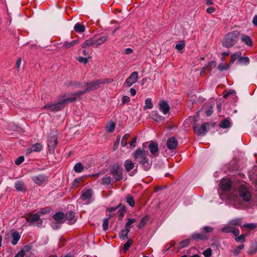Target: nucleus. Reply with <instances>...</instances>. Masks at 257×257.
Wrapping results in <instances>:
<instances>
[{
    "mask_svg": "<svg viewBox=\"0 0 257 257\" xmlns=\"http://www.w3.org/2000/svg\"><path fill=\"white\" fill-rule=\"evenodd\" d=\"M220 189L218 191L220 198L236 209L243 207L239 201L238 197L234 193L231 188V181L228 178L222 179L220 182Z\"/></svg>",
    "mask_w": 257,
    "mask_h": 257,
    "instance_id": "1",
    "label": "nucleus"
},
{
    "mask_svg": "<svg viewBox=\"0 0 257 257\" xmlns=\"http://www.w3.org/2000/svg\"><path fill=\"white\" fill-rule=\"evenodd\" d=\"M148 152L141 149H137L134 153V156L145 171L149 170L152 166V162L147 158Z\"/></svg>",
    "mask_w": 257,
    "mask_h": 257,
    "instance_id": "2",
    "label": "nucleus"
},
{
    "mask_svg": "<svg viewBox=\"0 0 257 257\" xmlns=\"http://www.w3.org/2000/svg\"><path fill=\"white\" fill-rule=\"evenodd\" d=\"M76 98V96L67 98H62L56 103L46 104L44 108L51 111H58L63 108L67 103L73 102L75 100Z\"/></svg>",
    "mask_w": 257,
    "mask_h": 257,
    "instance_id": "3",
    "label": "nucleus"
},
{
    "mask_svg": "<svg viewBox=\"0 0 257 257\" xmlns=\"http://www.w3.org/2000/svg\"><path fill=\"white\" fill-rule=\"evenodd\" d=\"M233 192L236 194V195L238 197L239 201L243 206L242 208L244 207V206L241 202V199L244 202H248L251 199V195L250 191L243 185H241L239 187V196H237V192L236 191L234 190ZM241 209H242V208Z\"/></svg>",
    "mask_w": 257,
    "mask_h": 257,
    "instance_id": "4",
    "label": "nucleus"
},
{
    "mask_svg": "<svg viewBox=\"0 0 257 257\" xmlns=\"http://www.w3.org/2000/svg\"><path fill=\"white\" fill-rule=\"evenodd\" d=\"M238 35V32L236 31L227 34L222 41L223 46L227 48L232 47L237 42Z\"/></svg>",
    "mask_w": 257,
    "mask_h": 257,
    "instance_id": "5",
    "label": "nucleus"
},
{
    "mask_svg": "<svg viewBox=\"0 0 257 257\" xmlns=\"http://www.w3.org/2000/svg\"><path fill=\"white\" fill-rule=\"evenodd\" d=\"M104 83V81L101 80H97L86 83L87 88L83 91H78L75 93L74 95L77 97L83 94L86 92L93 91L100 87V85Z\"/></svg>",
    "mask_w": 257,
    "mask_h": 257,
    "instance_id": "6",
    "label": "nucleus"
},
{
    "mask_svg": "<svg viewBox=\"0 0 257 257\" xmlns=\"http://www.w3.org/2000/svg\"><path fill=\"white\" fill-rule=\"evenodd\" d=\"M57 132L54 130L51 132L48 137V147L51 152H53L57 144Z\"/></svg>",
    "mask_w": 257,
    "mask_h": 257,
    "instance_id": "7",
    "label": "nucleus"
},
{
    "mask_svg": "<svg viewBox=\"0 0 257 257\" xmlns=\"http://www.w3.org/2000/svg\"><path fill=\"white\" fill-rule=\"evenodd\" d=\"M111 174L115 181H118L122 178V169L119 165H114L110 169Z\"/></svg>",
    "mask_w": 257,
    "mask_h": 257,
    "instance_id": "8",
    "label": "nucleus"
},
{
    "mask_svg": "<svg viewBox=\"0 0 257 257\" xmlns=\"http://www.w3.org/2000/svg\"><path fill=\"white\" fill-rule=\"evenodd\" d=\"M40 212H37L34 214H31L26 218L28 222L35 224L37 226L40 225L42 223V220L40 218Z\"/></svg>",
    "mask_w": 257,
    "mask_h": 257,
    "instance_id": "9",
    "label": "nucleus"
},
{
    "mask_svg": "<svg viewBox=\"0 0 257 257\" xmlns=\"http://www.w3.org/2000/svg\"><path fill=\"white\" fill-rule=\"evenodd\" d=\"M209 129V124L208 122L203 123L200 126H194V132L198 136L204 135Z\"/></svg>",
    "mask_w": 257,
    "mask_h": 257,
    "instance_id": "10",
    "label": "nucleus"
},
{
    "mask_svg": "<svg viewBox=\"0 0 257 257\" xmlns=\"http://www.w3.org/2000/svg\"><path fill=\"white\" fill-rule=\"evenodd\" d=\"M138 78L139 76L138 72L134 71L126 79L124 84H125L128 87H131L137 82Z\"/></svg>",
    "mask_w": 257,
    "mask_h": 257,
    "instance_id": "11",
    "label": "nucleus"
},
{
    "mask_svg": "<svg viewBox=\"0 0 257 257\" xmlns=\"http://www.w3.org/2000/svg\"><path fill=\"white\" fill-rule=\"evenodd\" d=\"M64 217L65 215L62 212H57L53 216L54 219L57 223H53V224H55V226L56 227H59L58 224L61 223L64 221ZM52 227H54L53 225H52Z\"/></svg>",
    "mask_w": 257,
    "mask_h": 257,
    "instance_id": "12",
    "label": "nucleus"
},
{
    "mask_svg": "<svg viewBox=\"0 0 257 257\" xmlns=\"http://www.w3.org/2000/svg\"><path fill=\"white\" fill-rule=\"evenodd\" d=\"M64 217V221H66L67 223L69 224H74L77 220V218L75 216L74 212L72 211L67 212L65 214Z\"/></svg>",
    "mask_w": 257,
    "mask_h": 257,
    "instance_id": "13",
    "label": "nucleus"
},
{
    "mask_svg": "<svg viewBox=\"0 0 257 257\" xmlns=\"http://www.w3.org/2000/svg\"><path fill=\"white\" fill-rule=\"evenodd\" d=\"M32 180L38 185H42L47 180V177L44 174H39L32 177Z\"/></svg>",
    "mask_w": 257,
    "mask_h": 257,
    "instance_id": "14",
    "label": "nucleus"
},
{
    "mask_svg": "<svg viewBox=\"0 0 257 257\" xmlns=\"http://www.w3.org/2000/svg\"><path fill=\"white\" fill-rule=\"evenodd\" d=\"M160 110L163 112L164 114H167L170 109V106L168 102L165 100H162L159 103Z\"/></svg>",
    "mask_w": 257,
    "mask_h": 257,
    "instance_id": "15",
    "label": "nucleus"
},
{
    "mask_svg": "<svg viewBox=\"0 0 257 257\" xmlns=\"http://www.w3.org/2000/svg\"><path fill=\"white\" fill-rule=\"evenodd\" d=\"M208 237V235L205 233H203L202 231L201 233H194L191 236L192 239L197 241L206 240Z\"/></svg>",
    "mask_w": 257,
    "mask_h": 257,
    "instance_id": "16",
    "label": "nucleus"
},
{
    "mask_svg": "<svg viewBox=\"0 0 257 257\" xmlns=\"http://www.w3.org/2000/svg\"><path fill=\"white\" fill-rule=\"evenodd\" d=\"M178 144V141L174 137L169 138L167 142V146L170 150L175 149L177 147Z\"/></svg>",
    "mask_w": 257,
    "mask_h": 257,
    "instance_id": "17",
    "label": "nucleus"
},
{
    "mask_svg": "<svg viewBox=\"0 0 257 257\" xmlns=\"http://www.w3.org/2000/svg\"><path fill=\"white\" fill-rule=\"evenodd\" d=\"M92 195V190L91 189H87L83 191L80 199H82L83 201H85L86 203H88V200L91 197Z\"/></svg>",
    "mask_w": 257,
    "mask_h": 257,
    "instance_id": "18",
    "label": "nucleus"
},
{
    "mask_svg": "<svg viewBox=\"0 0 257 257\" xmlns=\"http://www.w3.org/2000/svg\"><path fill=\"white\" fill-rule=\"evenodd\" d=\"M94 37L95 38V48L105 43L108 39V37L105 35L102 36H95Z\"/></svg>",
    "mask_w": 257,
    "mask_h": 257,
    "instance_id": "19",
    "label": "nucleus"
},
{
    "mask_svg": "<svg viewBox=\"0 0 257 257\" xmlns=\"http://www.w3.org/2000/svg\"><path fill=\"white\" fill-rule=\"evenodd\" d=\"M151 118L156 122H161L164 121L165 117L160 115L157 111L154 110L151 113Z\"/></svg>",
    "mask_w": 257,
    "mask_h": 257,
    "instance_id": "20",
    "label": "nucleus"
},
{
    "mask_svg": "<svg viewBox=\"0 0 257 257\" xmlns=\"http://www.w3.org/2000/svg\"><path fill=\"white\" fill-rule=\"evenodd\" d=\"M149 149L151 153L154 156L158 155V146L157 143L151 142L149 145Z\"/></svg>",
    "mask_w": 257,
    "mask_h": 257,
    "instance_id": "21",
    "label": "nucleus"
},
{
    "mask_svg": "<svg viewBox=\"0 0 257 257\" xmlns=\"http://www.w3.org/2000/svg\"><path fill=\"white\" fill-rule=\"evenodd\" d=\"M232 122L230 118H224L219 123V126L223 128H228L231 127Z\"/></svg>",
    "mask_w": 257,
    "mask_h": 257,
    "instance_id": "22",
    "label": "nucleus"
},
{
    "mask_svg": "<svg viewBox=\"0 0 257 257\" xmlns=\"http://www.w3.org/2000/svg\"><path fill=\"white\" fill-rule=\"evenodd\" d=\"M240 40L246 45L248 46H252V42L248 36L242 34L240 35Z\"/></svg>",
    "mask_w": 257,
    "mask_h": 257,
    "instance_id": "23",
    "label": "nucleus"
},
{
    "mask_svg": "<svg viewBox=\"0 0 257 257\" xmlns=\"http://www.w3.org/2000/svg\"><path fill=\"white\" fill-rule=\"evenodd\" d=\"M124 167L127 172L130 171L135 167L134 163L131 160H126L124 163Z\"/></svg>",
    "mask_w": 257,
    "mask_h": 257,
    "instance_id": "24",
    "label": "nucleus"
},
{
    "mask_svg": "<svg viewBox=\"0 0 257 257\" xmlns=\"http://www.w3.org/2000/svg\"><path fill=\"white\" fill-rule=\"evenodd\" d=\"M11 236L13 238L12 240V244L16 245L21 237L19 233L17 231H14L11 233Z\"/></svg>",
    "mask_w": 257,
    "mask_h": 257,
    "instance_id": "25",
    "label": "nucleus"
},
{
    "mask_svg": "<svg viewBox=\"0 0 257 257\" xmlns=\"http://www.w3.org/2000/svg\"><path fill=\"white\" fill-rule=\"evenodd\" d=\"M95 38L93 37L91 39L85 41L82 44V46L83 48H86L90 46H93L95 48Z\"/></svg>",
    "mask_w": 257,
    "mask_h": 257,
    "instance_id": "26",
    "label": "nucleus"
},
{
    "mask_svg": "<svg viewBox=\"0 0 257 257\" xmlns=\"http://www.w3.org/2000/svg\"><path fill=\"white\" fill-rule=\"evenodd\" d=\"M15 188L20 191H24L26 189V186L23 182L21 181H17L15 183Z\"/></svg>",
    "mask_w": 257,
    "mask_h": 257,
    "instance_id": "27",
    "label": "nucleus"
},
{
    "mask_svg": "<svg viewBox=\"0 0 257 257\" xmlns=\"http://www.w3.org/2000/svg\"><path fill=\"white\" fill-rule=\"evenodd\" d=\"M130 230L129 228L124 227V229L121 230V231L119 234L120 238L123 240L127 239V238H128L127 235H128V233L130 232Z\"/></svg>",
    "mask_w": 257,
    "mask_h": 257,
    "instance_id": "28",
    "label": "nucleus"
},
{
    "mask_svg": "<svg viewBox=\"0 0 257 257\" xmlns=\"http://www.w3.org/2000/svg\"><path fill=\"white\" fill-rule=\"evenodd\" d=\"M242 220V217L235 218L231 219L229 221V224L232 225L239 226V225H240V224L241 223Z\"/></svg>",
    "mask_w": 257,
    "mask_h": 257,
    "instance_id": "29",
    "label": "nucleus"
},
{
    "mask_svg": "<svg viewBox=\"0 0 257 257\" xmlns=\"http://www.w3.org/2000/svg\"><path fill=\"white\" fill-rule=\"evenodd\" d=\"M42 149V145L39 143H36L33 145L31 148V150L29 151V153H31L32 152H40L41 151Z\"/></svg>",
    "mask_w": 257,
    "mask_h": 257,
    "instance_id": "30",
    "label": "nucleus"
},
{
    "mask_svg": "<svg viewBox=\"0 0 257 257\" xmlns=\"http://www.w3.org/2000/svg\"><path fill=\"white\" fill-rule=\"evenodd\" d=\"M74 29L75 31L78 33L84 32L85 30L84 26L78 23L75 24Z\"/></svg>",
    "mask_w": 257,
    "mask_h": 257,
    "instance_id": "31",
    "label": "nucleus"
},
{
    "mask_svg": "<svg viewBox=\"0 0 257 257\" xmlns=\"http://www.w3.org/2000/svg\"><path fill=\"white\" fill-rule=\"evenodd\" d=\"M29 250V247L25 246L21 251H19L15 257H24L25 252Z\"/></svg>",
    "mask_w": 257,
    "mask_h": 257,
    "instance_id": "32",
    "label": "nucleus"
},
{
    "mask_svg": "<svg viewBox=\"0 0 257 257\" xmlns=\"http://www.w3.org/2000/svg\"><path fill=\"white\" fill-rule=\"evenodd\" d=\"M249 59L248 57H241L239 58L238 62L239 64L243 65H247L249 63Z\"/></svg>",
    "mask_w": 257,
    "mask_h": 257,
    "instance_id": "33",
    "label": "nucleus"
},
{
    "mask_svg": "<svg viewBox=\"0 0 257 257\" xmlns=\"http://www.w3.org/2000/svg\"><path fill=\"white\" fill-rule=\"evenodd\" d=\"M145 104L144 106V109H151L153 107L151 98H147L145 100Z\"/></svg>",
    "mask_w": 257,
    "mask_h": 257,
    "instance_id": "34",
    "label": "nucleus"
},
{
    "mask_svg": "<svg viewBox=\"0 0 257 257\" xmlns=\"http://www.w3.org/2000/svg\"><path fill=\"white\" fill-rule=\"evenodd\" d=\"M78 41H79L78 40H73V41H72L70 42H68L67 41H66V42H64V46L66 48H70V47H71L72 46H74L76 44H77L78 43Z\"/></svg>",
    "mask_w": 257,
    "mask_h": 257,
    "instance_id": "35",
    "label": "nucleus"
},
{
    "mask_svg": "<svg viewBox=\"0 0 257 257\" xmlns=\"http://www.w3.org/2000/svg\"><path fill=\"white\" fill-rule=\"evenodd\" d=\"M257 252V243L253 244L247 251L249 254H254Z\"/></svg>",
    "mask_w": 257,
    "mask_h": 257,
    "instance_id": "36",
    "label": "nucleus"
},
{
    "mask_svg": "<svg viewBox=\"0 0 257 257\" xmlns=\"http://www.w3.org/2000/svg\"><path fill=\"white\" fill-rule=\"evenodd\" d=\"M84 168L83 165L81 163H77L74 167V170L76 172H81Z\"/></svg>",
    "mask_w": 257,
    "mask_h": 257,
    "instance_id": "37",
    "label": "nucleus"
},
{
    "mask_svg": "<svg viewBox=\"0 0 257 257\" xmlns=\"http://www.w3.org/2000/svg\"><path fill=\"white\" fill-rule=\"evenodd\" d=\"M241 53L240 52H237L233 54L231 56V63H233L237 59L239 60L241 58Z\"/></svg>",
    "mask_w": 257,
    "mask_h": 257,
    "instance_id": "38",
    "label": "nucleus"
},
{
    "mask_svg": "<svg viewBox=\"0 0 257 257\" xmlns=\"http://www.w3.org/2000/svg\"><path fill=\"white\" fill-rule=\"evenodd\" d=\"M247 235H248L247 233L241 234L240 235H239V236L235 237V240L237 242H243L245 241V238L246 236H247Z\"/></svg>",
    "mask_w": 257,
    "mask_h": 257,
    "instance_id": "39",
    "label": "nucleus"
},
{
    "mask_svg": "<svg viewBox=\"0 0 257 257\" xmlns=\"http://www.w3.org/2000/svg\"><path fill=\"white\" fill-rule=\"evenodd\" d=\"M112 216L111 214L109 215V217L104 219L102 226L104 230H106L108 228V220L110 217Z\"/></svg>",
    "mask_w": 257,
    "mask_h": 257,
    "instance_id": "40",
    "label": "nucleus"
},
{
    "mask_svg": "<svg viewBox=\"0 0 257 257\" xmlns=\"http://www.w3.org/2000/svg\"><path fill=\"white\" fill-rule=\"evenodd\" d=\"M115 127V124L114 122H111L106 127V130L107 132L112 133L114 131Z\"/></svg>",
    "mask_w": 257,
    "mask_h": 257,
    "instance_id": "41",
    "label": "nucleus"
},
{
    "mask_svg": "<svg viewBox=\"0 0 257 257\" xmlns=\"http://www.w3.org/2000/svg\"><path fill=\"white\" fill-rule=\"evenodd\" d=\"M126 201L127 203L131 206H134L135 205V202L133 197L130 195H128L126 196Z\"/></svg>",
    "mask_w": 257,
    "mask_h": 257,
    "instance_id": "42",
    "label": "nucleus"
},
{
    "mask_svg": "<svg viewBox=\"0 0 257 257\" xmlns=\"http://www.w3.org/2000/svg\"><path fill=\"white\" fill-rule=\"evenodd\" d=\"M242 226L248 228L250 230H252L255 228L257 227V224L255 223H247L243 224Z\"/></svg>",
    "mask_w": 257,
    "mask_h": 257,
    "instance_id": "43",
    "label": "nucleus"
},
{
    "mask_svg": "<svg viewBox=\"0 0 257 257\" xmlns=\"http://www.w3.org/2000/svg\"><path fill=\"white\" fill-rule=\"evenodd\" d=\"M133 243V240L132 239H129L126 242H125L124 244L123 251L124 252H126L130 247L131 246Z\"/></svg>",
    "mask_w": 257,
    "mask_h": 257,
    "instance_id": "44",
    "label": "nucleus"
},
{
    "mask_svg": "<svg viewBox=\"0 0 257 257\" xmlns=\"http://www.w3.org/2000/svg\"><path fill=\"white\" fill-rule=\"evenodd\" d=\"M136 221V219L134 218H130L128 219L127 222L125 224L124 227L130 228L131 225Z\"/></svg>",
    "mask_w": 257,
    "mask_h": 257,
    "instance_id": "45",
    "label": "nucleus"
},
{
    "mask_svg": "<svg viewBox=\"0 0 257 257\" xmlns=\"http://www.w3.org/2000/svg\"><path fill=\"white\" fill-rule=\"evenodd\" d=\"M130 137V135L128 134H125L121 141V145L122 147H125L127 145L126 140L128 138Z\"/></svg>",
    "mask_w": 257,
    "mask_h": 257,
    "instance_id": "46",
    "label": "nucleus"
},
{
    "mask_svg": "<svg viewBox=\"0 0 257 257\" xmlns=\"http://www.w3.org/2000/svg\"><path fill=\"white\" fill-rule=\"evenodd\" d=\"M201 231L203 233H205L207 235L208 233L213 231V228L207 226H204L202 228Z\"/></svg>",
    "mask_w": 257,
    "mask_h": 257,
    "instance_id": "47",
    "label": "nucleus"
},
{
    "mask_svg": "<svg viewBox=\"0 0 257 257\" xmlns=\"http://www.w3.org/2000/svg\"><path fill=\"white\" fill-rule=\"evenodd\" d=\"M111 178L109 176H106L102 179V182L103 184L109 185L111 183Z\"/></svg>",
    "mask_w": 257,
    "mask_h": 257,
    "instance_id": "48",
    "label": "nucleus"
},
{
    "mask_svg": "<svg viewBox=\"0 0 257 257\" xmlns=\"http://www.w3.org/2000/svg\"><path fill=\"white\" fill-rule=\"evenodd\" d=\"M190 241V239H186L182 240L179 243V247H184L185 246H187L189 244Z\"/></svg>",
    "mask_w": 257,
    "mask_h": 257,
    "instance_id": "49",
    "label": "nucleus"
},
{
    "mask_svg": "<svg viewBox=\"0 0 257 257\" xmlns=\"http://www.w3.org/2000/svg\"><path fill=\"white\" fill-rule=\"evenodd\" d=\"M203 254L205 257H210L212 254V249L208 248L203 252Z\"/></svg>",
    "mask_w": 257,
    "mask_h": 257,
    "instance_id": "50",
    "label": "nucleus"
},
{
    "mask_svg": "<svg viewBox=\"0 0 257 257\" xmlns=\"http://www.w3.org/2000/svg\"><path fill=\"white\" fill-rule=\"evenodd\" d=\"M185 46V43L183 41L181 42L176 45L175 48L179 51L182 50Z\"/></svg>",
    "mask_w": 257,
    "mask_h": 257,
    "instance_id": "51",
    "label": "nucleus"
},
{
    "mask_svg": "<svg viewBox=\"0 0 257 257\" xmlns=\"http://www.w3.org/2000/svg\"><path fill=\"white\" fill-rule=\"evenodd\" d=\"M229 65H225V64H220L218 66V69L220 71H223V70H227V69H228L229 68Z\"/></svg>",
    "mask_w": 257,
    "mask_h": 257,
    "instance_id": "52",
    "label": "nucleus"
},
{
    "mask_svg": "<svg viewBox=\"0 0 257 257\" xmlns=\"http://www.w3.org/2000/svg\"><path fill=\"white\" fill-rule=\"evenodd\" d=\"M233 227L230 226H225L221 228V231L225 233L231 232Z\"/></svg>",
    "mask_w": 257,
    "mask_h": 257,
    "instance_id": "53",
    "label": "nucleus"
},
{
    "mask_svg": "<svg viewBox=\"0 0 257 257\" xmlns=\"http://www.w3.org/2000/svg\"><path fill=\"white\" fill-rule=\"evenodd\" d=\"M24 161V156H20L15 160V163L17 165H20Z\"/></svg>",
    "mask_w": 257,
    "mask_h": 257,
    "instance_id": "54",
    "label": "nucleus"
},
{
    "mask_svg": "<svg viewBox=\"0 0 257 257\" xmlns=\"http://www.w3.org/2000/svg\"><path fill=\"white\" fill-rule=\"evenodd\" d=\"M235 237L239 236V231L238 229L233 227L231 232Z\"/></svg>",
    "mask_w": 257,
    "mask_h": 257,
    "instance_id": "55",
    "label": "nucleus"
},
{
    "mask_svg": "<svg viewBox=\"0 0 257 257\" xmlns=\"http://www.w3.org/2000/svg\"><path fill=\"white\" fill-rule=\"evenodd\" d=\"M77 60L80 63L86 64L88 62L87 58H84L82 57H79L77 58Z\"/></svg>",
    "mask_w": 257,
    "mask_h": 257,
    "instance_id": "56",
    "label": "nucleus"
},
{
    "mask_svg": "<svg viewBox=\"0 0 257 257\" xmlns=\"http://www.w3.org/2000/svg\"><path fill=\"white\" fill-rule=\"evenodd\" d=\"M146 223V220L145 218H143L139 223L138 227L139 228H142Z\"/></svg>",
    "mask_w": 257,
    "mask_h": 257,
    "instance_id": "57",
    "label": "nucleus"
},
{
    "mask_svg": "<svg viewBox=\"0 0 257 257\" xmlns=\"http://www.w3.org/2000/svg\"><path fill=\"white\" fill-rule=\"evenodd\" d=\"M244 245L243 244H241V245H238L236 248L235 249H234L233 252L234 253H238L239 251L243 249L244 248Z\"/></svg>",
    "mask_w": 257,
    "mask_h": 257,
    "instance_id": "58",
    "label": "nucleus"
},
{
    "mask_svg": "<svg viewBox=\"0 0 257 257\" xmlns=\"http://www.w3.org/2000/svg\"><path fill=\"white\" fill-rule=\"evenodd\" d=\"M130 101V98L128 96L125 95L122 97V101L123 103H126Z\"/></svg>",
    "mask_w": 257,
    "mask_h": 257,
    "instance_id": "59",
    "label": "nucleus"
},
{
    "mask_svg": "<svg viewBox=\"0 0 257 257\" xmlns=\"http://www.w3.org/2000/svg\"><path fill=\"white\" fill-rule=\"evenodd\" d=\"M71 85L75 88H79L81 87V84L80 82L75 81L72 83Z\"/></svg>",
    "mask_w": 257,
    "mask_h": 257,
    "instance_id": "60",
    "label": "nucleus"
},
{
    "mask_svg": "<svg viewBox=\"0 0 257 257\" xmlns=\"http://www.w3.org/2000/svg\"><path fill=\"white\" fill-rule=\"evenodd\" d=\"M206 66L210 67L211 68H214L216 66V63L214 61L209 62L206 65Z\"/></svg>",
    "mask_w": 257,
    "mask_h": 257,
    "instance_id": "61",
    "label": "nucleus"
},
{
    "mask_svg": "<svg viewBox=\"0 0 257 257\" xmlns=\"http://www.w3.org/2000/svg\"><path fill=\"white\" fill-rule=\"evenodd\" d=\"M215 9L214 7H211L207 9L206 12L209 14H212L215 12Z\"/></svg>",
    "mask_w": 257,
    "mask_h": 257,
    "instance_id": "62",
    "label": "nucleus"
},
{
    "mask_svg": "<svg viewBox=\"0 0 257 257\" xmlns=\"http://www.w3.org/2000/svg\"><path fill=\"white\" fill-rule=\"evenodd\" d=\"M136 142H137V138L136 137V138H134L133 139V140L132 141V142L130 143V146L133 147H136Z\"/></svg>",
    "mask_w": 257,
    "mask_h": 257,
    "instance_id": "63",
    "label": "nucleus"
},
{
    "mask_svg": "<svg viewBox=\"0 0 257 257\" xmlns=\"http://www.w3.org/2000/svg\"><path fill=\"white\" fill-rule=\"evenodd\" d=\"M213 107L211 106L206 110V113L207 116H210L213 113Z\"/></svg>",
    "mask_w": 257,
    "mask_h": 257,
    "instance_id": "64",
    "label": "nucleus"
}]
</instances>
